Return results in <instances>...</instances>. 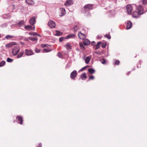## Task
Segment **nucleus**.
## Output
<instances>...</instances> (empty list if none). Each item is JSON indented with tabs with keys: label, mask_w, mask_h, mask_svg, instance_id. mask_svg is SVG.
Masks as SVG:
<instances>
[{
	"label": "nucleus",
	"mask_w": 147,
	"mask_h": 147,
	"mask_svg": "<svg viewBox=\"0 0 147 147\" xmlns=\"http://www.w3.org/2000/svg\"><path fill=\"white\" fill-rule=\"evenodd\" d=\"M93 5L92 4H88L85 5L84 7V9L85 12H87L88 15L89 14V11L92 9Z\"/></svg>",
	"instance_id": "1"
},
{
	"label": "nucleus",
	"mask_w": 147,
	"mask_h": 147,
	"mask_svg": "<svg viewBox=\"0 0 147 147\" xmlns=\"http://www.w3.org/2000/svg\"><path fill=\"white\" fill-rule=\"evenodd\" d=\"M18 53V46H15L12 50V53L14 55H16Z\"/></svg>",
	"instance_id": "2"
},
{
	"label": "nucleus",
	"mask_w": 147,
	"mask_h": 147,
	"mask_svg": "<svg viewBox=\"0 0 147 147\" xmlns=\"http://www.w3.org/2000/svg\"><path fill=\"white\" fill-rule=\"evenodd\" d=\"M126 8L127 13L129 14H130L133 9V7L131 5H127Z\"/></svg>",
	"instance_id": "3"
},
{
	"label": "nucleus",
	"mask_w": 147,
	"mask_h": 147,
	"mask_svg": "<svg viewBox=\"0 0 147 147\" xmlns=\"http://www.w3.org/2000/svg\"><path fill=\"white\" fill-rule=\"evenodd\" d=\"M77 74V71L74 70L71 74L70 77L72 79H74Z\"/></svg>",
	"instance_id": "4"
},
{
	"label": "nucleus",
	"mask_w": 147,
	"mask_h": 147,
	"mask_svg": "<svg viewBox=\"0 0 147 147\" xmlns=\"http://www.w3.org/2000/svg\"><path fill=\"white\" fill-rule=\"evenodd\" d=\"M137 7V9L138 11L140 13L142 14L143 13V9L141 5H139Z\"/></svg>",
	"instance_id": "5"
},
{
	"label": "nucleus",
	"mask_w": 147,
	"mask_h": 147,
	"mask_svg": "<svg viewBox=\"0 0 147 147\" xmlns=\"http://www.w3.org/2000/svg\"><path fill=\"white\" fill-rule=\"evenodd\" d=\"M48 25L51 28H54L56 26L55 23L52 20L49 21L48 23Z\"/></svg>",
	"instance_id": "6"
},
{
	"label": "nucleus",
	"mask_w": 147,
	"mask_h": 147,
	"mask_svg": "<svg viewBox=\"0 0 147 147\" xmlns=\"http://www.w3.org/2000/svg\"><path fill=\"white\" fill-rule=\"evenodd\" d=\"M25 28L27 30H34L35 27L34 26L32 27L30 25L26 26H25Z\"/></svg>",
	"instance_id": "7"
},
{
	"label": "nucleus",
	"mask_w": 147,
	"mask_h": 147,
	"mask_svg": "<svg viewBox=\"0 0 147 147\" xmlns=\"http://www.w3.org/2000/svg\"><path fill=\"white\" fill-rule=\"evenodd\" d=\"M73 2L72 0H67L64 4L66 6H69L73 4Z\"/></svg>",
	"instance_id": "8"
},
{
	"label": "nucleus",
	"mask_w": 147,
	"mask_h": 147,
	"mask_svg": "<svg viewBox=\"0 0 147 147\" xmlns=\"http://www.w3.org/2000/svg\"><path fill=\"white\" fill-rule=\"evenodd\" d=\"M36 18L35 17H33L31 18L30 21L29 22L30 24L32 25H34L36 22Z\"/></svg>",
	"instance_id": "9"
},
{
	"label": "nucleus",
	"mask_w": 147,
	"mask_h": 147,
	"mask_svg": "<svg viewBox=\"0 0 147 147\" xmlns=\"http://www.w3.org/2000/svg\"><path fill=\"white\" fill-rule=\"evenodd\" d=\"M16 42H12L6 44L5 46L7 48H9L11 47L13 45H16Z\"/></svg>",
	"instance_id": "10"
},
{
	"label": "nucleus",
	"mask_w": 147,
	"mask_h": 147,
	"mask_svg": "<svg viewBox=\"0 0 147 147\" xmlns=\"http://www.w3.org/2000/svg\"><path fill=\"white\" fill-rule=\"evenodd\" d=\"M140 13L138 11H134L132 13V16L135 18H138L140 15H141Z\"/></svg>",
	"instance_id": "11"
},
{
	"label": "nucleus",
	"mask_w": 147,
	"mask_h": 147,
	"mask_svg": "<svg viewBox=\"0 0 147 147\" xmlns=\"http://www.w3.org/2000/svg\"><path fill=\"white\" fill-rule=\"evenodd\" d=\"M78 35L79 38L80 39H83L86 37L85 35L84 34H82L81 32H80L78 33Z\"/></svg>",
	"instance_id": "12"
},
{
	"label": "nucleus",
	"mask_w": 147,
	"mask_h": 147,
	"mask_svg": "<svg viewBox=\"0 0 147 147\" xmlns=\"http://www.w3.org/2000/svg\"><path fill=\"white\" fill-rule=\"evenodd\" d=\"M26 54L27 55H31L33 54V53L32 50L26 49Z\"/></svg>",
	"instance_id": "13"
},
{
	"label": "nucleus",
	"mask_w": 147,
	"mask_h": 147,
	"mask_svg": "<svg viewBox=\"0 0 147 147\" xmlns=\"http://www.w3.org/2000/svg\"><path fill=\"white\" fill-rule=\"evenodd\" d=\"M132 26V24L130 21H128L127 22V29H130Z\"/></svg>",
	"instance_id": "14"
},
{
	"label": "nucleus",
	"mask_w": 147,
	"mask_h": 147,
	"mask_svg": "<svg viewBox=\"0 0 147 147\" xmlns=\"http://www.w3.org/2000/svg\"><path fill=\"white\" fill-rule=\"evenodd\" d=\"M83 42L85 45H88L90 44V41L87 39L83 40Z\"/></svg>",
	"instance_id": "15"
},
{
	"label": "nucleus",
	"mask_w": 147,
	"mask_h": 147,
	"mask_svg": "<svg viewBox=\"0 0 147 147\" xmlns=\"http://www.w3.org/2000/svg\"><path fill=\"white\" fill-rule=\"evenodd\" d=\"M26 1L27 4L31 5H33L34 4L33 0H26Z\"/></svg>",
	"instance_id": "16"
},
{
	"label": "nucleus",
	"mask_w": 147,
	"mask_h": 147,
	"mask_svg": "<svg viewBox=\"0 0 147 147\" xmlns=\"http://www.w3.org/2000/svg\"><path fill=\"white\" fill-rule=\"evenodd\" d=\"M64 46L67 50L71 49V46L68 43H67Z\"/></svg>",
	"instance_id": "17"
},
{
	"label": "nucleus",
	"mask_w": 147,
	"mask_h": 147,
	"mask_svg": "<svg viewBox=\"0 0 147 147\" xmlns=\"http://www.w3.org/2000/svg\"><path fill=\"white\" fill-rule=\"evenodd\" d=\"M60 10L61 11V16H64L65 14V9L63 8H60Z\"/></svg>",
	"instance_id": "18"
},
{
	"label": "nucleus",
	"mask_w": 147,
	"mask_h": 147,
	"mask_svg": "<svg viewBox=\"0 0 147 147\" xmlns=\"http://www.w3.org/2000/svg\"><path fill=\"white\" fill-rule=\"evenodd\" d=\"M91 57L90 56L87 57L85 59V63L87 64L90 61Z\"/></svg>",
	"instance_id": "19"
},
{
	"label": "nucleus",
	"mask_w": 147,
	"mask_h": 147,
	"mask_svg": "<svg viewBox=\"0 0 147 147\" xmlns=\"http://www.w3.org/2000/svg\"><path fill=\"white\" fill-rule=\"evenodd\" d=\"M86 77V74L85 73L82 74L80 76V78L82 80L85 79Z\"/></svg>",
	"instance_id": "20"
},
{
	"label": "nucleus",
	"mask_w": 147,
	"mask_h": 147,
	"mask_svg": "<svg viewBox=\"0 0 147 147\" xmlns=\"http://www.w3.org/2000/svg\"><path fill=\"white\" fill-rule=\"evenodd\" d=\"M75 36V35L73 34H71L68 35L65 38L66 39H68L69 38H73Z\"/></svg>",
	"instance_id": "21"
},
{
	"label": "nucleus",
	"mask_w": 147,
	"mask_h": 147,
	"mask_svg": "<svg viewBox=\"0 0 147 147\" xmlns=\"http://www.w3.org/2000/svg\"><path fill=\"white\" fill-rule=\"evenodd\" d=\"M51 51V50L49 49H43L42 52L43 53H46L50 52Z\"/></svg>",
	"instance_id": "22"
},
{
	"label": "nucleus",
	"mask_w": 147,
	"mask_h": 147,
	"mask_svg": "<svg viewBox=\"0 0 147 147\" xmlns=\"http://www.w3.org/2000/svg\"><path fill=\"white\" fill-rule=\"evenodd\" d=\"M101 44V42H98L97 44L96 45V47L95 48V49L96 50H97L98 49L100 45V44Z\"/></svg>",
	"instance_id": "23"
},
{
	"label": "nucleus",
	"mask_w": 147,
	"mask_h": 147,
	"mask_svg": "<svg viewBox=\"0 0 147 147\" xmlns=\"http://www.w3.org/2000/svg\"><path fill=\"white\" fill-rule=\"evenodd\" d=\"M29 39L33 41H37V38L35 37H30L29 38Z\"/></svg>",
	"instance_id": "24"
},
{
	"label": "nucleus",
	"mask_w": 147,
	"mask_h": 147,
	"mask_svg": "<svg viewBox=\"0 0 147 147\" xmlns=\"http://www.w3.org/2000/svg\"><path fill=\"white\" fill-rule=\"evenodd\" d=\"M62 34V33L59 31H56V33L55 35L57 36H60Z\"/></svg>",
	"instance_id": "25"
},
{
	"label": "nucleus",
	"mask_w": 147,
	"mask_h": 147,
	"mask_svg": "<svg viewBox=\"0 0 147 147\" xmlns=\"http://www.w3.org/2000/svg\"><path fill=\"white\" fill-rule=\"evenodd\" d=\"M79 29V28L77 26H75L73 28L74 32H76Z\"/></svg>",
	"instance_id": "26"
},
{
	"label": "nucleus",
	"mask_w": 147,
	"mask_h": 147,
	"mask_svg": "<svg viewBox=\"0 0 147 147\" xmlns=\"http://www.w3.org/2000/svg\"><path fill=\"white\" fill-rule=\"evenodd\" d=\"M88 71L91 74H93L95 72V70L94 69L92 68H90L88 69Z\"/></svg>",
	"instance_id": "27"
},
{
	"label": "nucleus",
	"mask_w": 147,
	"mask_h": 147,
	"mask_svg": "<svg viewBox=\"0 0 147 147\" xmlns=\"http://www.w3.org/2000/svg\"><path fill=\"white\" fill-rule=\"evenodd\" d=\"M19 121H20V123L21 124H22L23 121V119L21 117L19 116Z\"/></svg>",
	"instance_id": "28"
},
{
	"label": "nucleus",
	"mask_w": 147,
	"mask_h": 147,
	"mask_svg": "<svg viewBox=\"0 0 147 147\" xmlns=\"http://www.w3.org/2000/svg\"><path fill=\"white\" fill-rule=\"evenodd\" d=\"M5 62L4 61H2L0 63V67L3 66L5 64Z\"/></svg>",
	"instance_id": "29"
},
{
	"label": "nucleus",
	"mask_w": 147,
	"mask_h": 147,
	"mask_svg": "<svg viewBox=\"0 0 147 147\" xmlns=\"http://www.w3.org/2000/svg\"><path fill=\"white\" fill-rule=\"evenodd\" d=\"M29 34L30 35L35 36L37 35V33L35 32H30L29 33Z\"/></svg>",
	"instance_id": "30"
},
{
	"label": "nucleus",
	"mask_w": 147,
	"mask_h": 147,
	"mask_svg": "<svg viewBox=\"0 0 147 147\" xmlns=\"http://www.w3.org/2000/svg\"><path fill=\"white\" fill-rule=\"evenodd\" d=\"M142 1L143 5H146L147 3V0H142Z\"/></svg>",
	"instance_id": "31"
},
{
	"label": "nucleus",
	"mask_w": 147,
	"mask_h": 147,
	"mask_svg": "<svg viewBox=\"0 0 147 147\" xmlns=\"http://www.w3.org/2000/svg\"><path fill=\"white\" fill-rule=\"evenodd\" d=\"M105 37L108 38V39H110L111 38V37L110 35L109 34H106L105 35Z\"/></svg>",
	"instance_id": "32"
},
{
	"label": "nucleus",
	"mask_w": 147,
	"mask_h": 147,
	"mask_svg": "<svg viewBox=\"0 0 147 147\" xmlns=\"http://www.w3.org/2000/svg\"><path fill=\"white\" fill-rule=\"evenodd\" d=\"M13 61V59L9 58H8L7 60V61L8 62H11Z\"/></svg>",
	"instance_id": "33"
},
{
	"label": "nucleus",
	"mask_w": 147,
	"mask_h": 147,
	"mask_svg": "<svg viewBox=\"0 0 147 147\" xmlns=\"http://www.w3.org/2000/svg\"><path fill=\"white\" fill-rule=\"evenodd\" d=\"M119 61L118 60H116L115 62L114 63L115 65H118L119 63Z\"/></svg>",
	"instance_id": "34"
},
{
	"label": "nucleus",
	"mask_w": 147,
	"mask_h": 147,
	"mask_svg": "<svg viewBox=\"0 0 147 147\" xmlns=\"http://www.w3.org/2000/svg\"><path fill=\"white\" fill-rule=\"evenodd\" d=\"M12 36H11L8 35L5 36V38L6 39H8L12 38Z\"/></svg>",
	"instance_id": "35"
},
{
	"label": "nucleus",
	"mask_w": 147,
	"mask_h": 147,
	"mask_svg": "<svg viewBox=\"0 0 147 147\" xmlns=\"http://www.w3.org/2000/svg\"><path fill=\"white\" fill-rule=\"evenodd\" d=\"M24 24V21H21L20 22H19V26L20 25H22V24Z\"/></svg>",
	"instance_id": "36"
},
{
	"label": "nucleus",
	"mask_w": 147,
	"mask_h": 147,
	"mask_svg": "<svg viewBox=\"0 0 147 147\" xmlns=\"http://www.w3.org/2000/svg\"><path fill=\"white\" fill-rule=\"evenodd\" d=\"M106 45L107 44L106 43H103L102 44L101 46L102 48H104L106 47Z\"/></svg>",
	"instance_id": "37"
},
{
	"label": "nucleus",
	"mask_w": 147,
	"mask_h": 147,
	"mask_svg": "<svg viewBox=\"0 0 147 147\" xmlns=\"http://www.w3.org/2000/svg\"><path fill=\"white\" fill-rule=\"evenodd\" d=\"M80 45L81 49H84V47L82 43H80Z\"/></svg>",
	"instance_id": "38"
},
{
	"label": "nucleus",
	"mask_w": 147,
	"mask_h": 147,
	"mask_svg": "<svg viewBox=\"0 0 147 147\" xmlns=\"http://www.w3.org/2000/svg\"><path fill=\"white\" fill-rule=\"evenodd\" d=\"M35 51L36 53H38L40 52V50L37 48L35 49Z\"/></svg>",
	"instance_id": "39"
},
{
	"label": "nucleus",
	"mask_w": 147,
	"mask_h": 147,
	"mask_svg": "<svg viewBox=\"0 0 147 147\" xmlns=\"http://www.w3.org/2000/svg\"><path fill=\"white\" fill-rule=\"evenodd\" d=\"M57 56L59 58H61L62 57V55L60 52H59L57 54Z\"/></svg>",
	"instance_id": "40"
},
{
	"label": "nucleus",
	"mask_w": 147,
	"mask_h": 147,
	"mask_svg": "<svg viewBox=\"0 0 147 147\" xmlns=\"http://www.w3.org/2000/svg\"><path fill=\"white\" fill-rule=\"evenodd\" d=\"M94 78V77L93 76H89V79L88 81L90 80H93Z\"/></svg>",
	"instance_id": "41"
},
{
	"label": "nucleus",
	"mask_w": 147,
	"mask_h": 147,
	"mask_svg": "<svg viewBox=\"0 0 147 147\" xmlns=\"http://www.w3.org/2000/svg\"><path fill=\"white\" fill-rule=\"evenodd\" d=\"M101 63L103 64H105L106 63V61L104 59H102L101 61Z\"/></svg>",
	"instance_id": "42"
},
{
	"label": "nucleus",
	"mask_w": 147,
	"mask_h": 147,
	"mask_svg": "<svg viewBox=\"0 0 147 147\" xmlns=\"http://www.w3.org/2000/svg\"><path fill=\"white\" fill-rule=\"evenodd\" d=\"M63 40V37L62 38H59V41L60 42H61Z\"/></svg>",
	"instance_id": "43"
},
{
	"label": "nucleus",
	"mask_w": 147,
	"mask_h": 147,
	"mask_svg": "<svg viewBox=\"0 0 147 147\" xmlns=\"http://www.w3.org/2000/svg\"><path fill=\"white\" fill-rule=\"evenodd\" d=\"M47 45L42 44L41 45V47L43 48H44L46 47Z\"/></svg>",
	"instance_id": "44"
},
{
	"label": "nucleus",
	"mask_w": 147,
	"mask_h": 147,
	"mask_svg": "<svg viewBox=\"0 0 147 147\" xmlns=\"http://www.w3.org/2000/svg\"><path fill=\"white\" fill-rule=\"evenodd\" d=\"M86 67V66L82 68L81 69H80V71H82L84 70L85 69Z\"/></svg>",
	"instance_id": "45"
},
{
	"label": "nucleus",
	"mask_w": 147,
	"mask_h": 147,
	"mask_svg": "<svg viewBox=\"0 0 147 147\" xmlns=\"http://www.w3.org/2000/svg\"><path fill=\"white\" fill-rule=\"evenodd\" d=\"M23 54L24 53H21V55H20V54H19V57L20 58L22 56V54Z\"/></svg>",
	"instance_id": "46"
},
{
	"label": "nucleus",
	"mask_w": 147,
	"mask_h": 147,
	"mask_svg": "<svg viewBox=\"0 0 147 147\" xmlns=\"http://www.w3.org/2000/svg\"><path fill=\"white\" fill-rule=\"evenodd\" d=\"M95 43V42L92 41V42L91 44L92 45H94Z\"/></svg>",
	"instance_id": "47"
},
{
	"label": "nucleus",
	"mask_w": 147,
	"mask_h": 147,
	"mask_svg": "<svg viewBox=\"0 0 147 147\" xmlns=\"http://www.w3.org/2000/svg\"><path fill=\"white\" fill-rule=\"evenodd\" d=\"M41 146H42L41 143H40L39 144V146H38L37 147H41Z\"/></svg>",
	"instance_id": "48"
},
{
	"label": "nucleus",
	"mask_w": 147,
	"mask_h": 147,
	"mask_svg": "<svg viewBox=\"0 0 147 147\" xmlns=\"http://www.w3.org/2000/svg\"><path fill=\"white\" fill-rule=\"evenodd\" d=\"M36 35H37V36H39V37H41V35L40 34H37Z\"/></svg>",
	"instance_id": "49"
},
{
	"label": "nucleus",
	"mask_w": 147,
	"mask_h": 147,
	"mask_svg": "<svg viewBox=\"0 0 147 147\" xmlns=\"http://www.w3.org/2000/svg\"><path fill=\"white\" fill-rule=\"evenodd\" d=\"M20 43L22 44H24V43L23 42H20Z\"/></svg>",
	"instance_id": "50"
},
{
	"label": "nucleus",
	"mask_w": 147,
	"mask_h": 147,
	"mask_svg": "<svg viewBox=\"0 0 147 147\" xmlns=\"http://www.w3.org/2000/svg\"><path fill=\"white\" fill-rule=\"evenodd\" d=\"M17 119H18V116H17Z\"/></svg>",
	"instance_id": "51"
},
{
	"label": "nucleus",
	"mask_w": 147,
	"mask_h": 147,
	"mask_svg": "<svg viewBox=\"0 0 147 147\" xmlns=\"http://www.w3.org/2000/svg\"><path fill=\"white\" fill-rule=\"evenodd\" d=\"M17 57L18 58V55L17 56Z\"/></svg>",
	"instance_id": "52"
},
{
	"label": "nucleus",
	"mask_w": 147,
	"mask_h": 147,
	"mask_svg": "<svg viewBox=\"0 0 147 147\" xmlns=\"http://www.w3.org/2000/svg\"><path fill=\"white\" fill-rule=\"evenodd\" d=\"M1 37V34H0V38Z\"/></svg>",
	"instance_id": "53"
},
{
	"label": "nucleus",
	"mask_w": 147,
	"mask_h": 147,
	"mask_svg": "<svg viewBox=\"0 0 147 147\" xmlns=\"http://www.w3.org/2000/svg\"><path fill=\"white\" fill-rule=\"evenodd\" d=\"M126 74H127V75H128V74H127V73H126Z\"/></svg>",
	"instance_id": "54"
}]
</instances>
